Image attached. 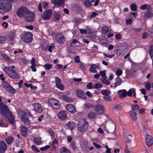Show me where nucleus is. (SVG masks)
I'll return each mask as SVG.
<instances>
[{"label": "nucleus", "mask_w": 153, "mask_h": 153, "mask_svg": "<svg viewBox=\"0 0 153 153\" xmlns=\"http://www.w3.org/2000/svg\"><path fill=\"white\" fill-rule=\"evenodd\" d=\"M0 109L2 116L7 119L10 124H13L15 121V117L8 106L4 104L3 102H1L0 103Z\"/></svg>", "instance_id": "1"}, {"label": "nucleus", "mask_w": 153, "mask_h": 153, "mask_svg": "<svg viewBox=\"0 0 153 153\" xmlns=\"http://www.w3.org/2000/svg\"><path fill=\"white\" fill-rule=\"evenodd\" d=\"M15 68L14 66L5 67L4 69V70L11 78L14 79H19V76L17 74Z\"/></svg>", "instance_id": "2"}, {"label": "nucleus", "mask_w": 153, "mask_h": 153, "mask_svg": "<svg viewBox=\"0 0 153 153\" xmlns=\"http://www.w3.org/2000/svg\"><path fill=\"white\" fill-rule=\"evenodd\" d=\"M12 7L11 3L7 0H0V13H2L5 11H8Z\"/></svg>", "instance_id": "3"}, {"label": "nucleus", "mask_w": 153, "mask_h": 153, "mask_svg": "<svg viewBox=\"0 0 153 153\" xmlns=\"http://www.w3.org/2000/svg\"><path fill=\"white\" fill-rule=\"evenodd\" d=\"M88 126V122L85 119L80 120L78 124V129L80 132L85 131L87 129Z\"/></svg>", "instance_id": "4"}, {"label": "nucleus", "mask_w": 153, "mask_h": 153, "mask_svg": "<svg viewBox=\"0 0 153 153\" xmlns=\"http://www.w3.org/2000/svg\"><path fill=\"white\" fill-rule=\"evenodd\" d=\"M22 39L26 43H29L32 40V34L30 32H25L21 36Z\"/></svg>", "instance_id": "5"}, {"label": "nucleus", "mask_w": 153, "mask_h": 153, "mask_svg": "<svg viewBox=\"0 0 153 153\" xmlns=\"http://www.w3.org/2000/svg\"><path fill=\"white\" fill-rule=\"evenodd\" d=\"M28 10L27 8L24 7H21L19 8L17 10L16 14L19 18H24Z\"/></svg>", "instance_id": "6"}, {"label": "nucleus", "mask_w": 153, "mask_h": 153, "mask_svg": "<svg viewBox=\"0 0 153 153\" xmlns=\"http://www.w3.org/2000/svg\"><path fill=\"white\" fill-rule=\"evenodd\" d=\"M34 13L28 10L24 18L27 22H32L34 20Z\"/></svg>", "instance_id": "7"}, {"label": "nucleus", "mask_w": 153, "mask_h": 153, "mask_svg": "<svg viewBox=\"0 0 153 153\" xmlns=\"http://www.w3.org/2000/svg\"><path fill=\"white\" fill-rule=\"evenodd\" d=\"M52 15V10H47L42 13L41 15V18L44 20H48L51 18Z\"/></svg>", "instance_id": "8"}, {"label": "nucleus", "mask_w": 153, "mask_h": 153, "mask_svg": "<svg viewBox=\"0 0 153 153\" xmlns=\"http://www.w3.org/2000/svg\"><path fill=\"white\" fill-rule=\"evenodd\" d=\"M49 104L53 108L57 109L59 108L60 106L59 104V102L58 100L56 99L51 98L49 99Z\"/></svg>", "instance_id": "9"}, {"label": "nucleus", "mask_w": 153, "mask_h": 153, "mask_svg": "<svg viewBox=\"0 0 153 153\" xmlns=\"http://www.w3.org/2000/svg\"><path fill=\"white\" fill-rule=\"evenodd\" d=\"M17 114L22 121L26 122L28 121V118L27 117L26 113L24 111L19 109L17 110Z\"/></svg>", "instance_id": "10"}, {"label": "nucleus", "mask_w": 153, "mask_h": 153, "mask_svg": "<svg viewBox=\"0 0 153 153\" xmlns=\"http://www.w3.org/2000/svg\"><path fill=\"white\" fill-rule=\"evenodd\" d=\"M55 39L59 44H62L65 42V36L62 33H57L55 36Z\"/></svg>", "instance_id": "11"}, {"label": "nucleus", "mask_w": 153, "mask_h": 153, "mask_svg": "<svg viewBox=\"0 0 153 153\" xmlns=\"http://www.w3.org/2000/svg\"><path fill=\"white\" fill-rule=\"evenodd\" d=\"M56 86V87L61 91H63L64 89V85L61 83L60 79L58 77L55 78Z\"/></svg>", "instance_id": "12"}, {"label": "nucleus", "mask_w": 153, "mask_h": 153, "mask_svg": "<svg viewBox=\"0 0 153 153\" xmlns=\"http://www.w3.org/2000/svg\"><path fill=\"white\" fill-rule=\"evenodd\" d=\"M146 145L149 146H151L153 144V138L149 134H146Z\"/></svg>", "instance_id": "13"}, {"label": "nucleus", "mask_w": 153, "mask_h": 153, "mask_svg": "<svg viewBox=\"0 0 153 153\" xmlns=\"http://www.w3.org/2000/svg\"><path fill=\"white\" fill-rule=\"evenodd\" d=\"M34 110L38 113H41L43 111V108L41 105L39 103H36L33 104Z\"/></svg>", "instance_id": "14"}, {"label": "nucleus", "mask_w": 153, "mask_h": 153, "mask_svg": "<svg viewBox=\"0 0 153 153\" xmlns=\"http://www.w3.org/2000/svg\"><path fill=\"white\" fill-rule=\"evenodd\" d=\"M95 110L99 114H103L104 111V107L102 105H97L95 106Z\"/></svg>", "instance_id": "15"}, {"label": "nucleus", "mask_w": 153, "mask_h": 153, "mask_svg": "<svg viewBox=\"0 0 153 153\" xmlns=\"http://www.w3.org/2000/svg\"><path fill=\"white\" fill-rule=\"evenodd\" d=\"M58 118L62 120H66L67 117V114L65 111H61L58 114Z\"/></svg>", "instance_id": "16"}, {"label": "nucleus", "mask_w": 153, "mask_h": 153, "mask_svg": "<svg viewBox=\"0 0 153 153\" xmlns=\"http://www.w3.org/2000/svg\"><path fill=\"white\" fill-rule=\"evenodd\" d=\"M0 145V153H3L5 151L7 148V145L5 143L1 141Z\"/></svg>", "instance_id": "17"}, {"label": "nucleus", "mask_w": 153, "mask_h": 153, "mask_svg": "<svg viewBox=\"0 0 153 153\" xmlns=\"http://www.w3.org/2000/svg\"><path fill=\"white\" fill-rule=\"evenodd\" d=\"M76 95L79 97L83 99L86 98V95L84 92L81 90H77L76 91Z\"/></svg>", "instance_id": "18"}, {"label": "nucleus", "mask_w": 153, "mask_h": 153, "mask_svg": "<svg viewBox=\"0 0 153 153\" xmlns=\"http://www.w3.org/2000/svg\"><path fill=\"white\" fill-rule=\"evenodd\" d=\"M21 134L25 137L27 136V128L25 126H22L21 129Z\"/></svg>", "instance_id": "19"}, {"label": "nucleus", "mask_w": 153, "mask_h": 153, "mask_svg": "<svg viewBox=\"0 0 153 153\" xmlns=\"http://www.w3.org/2000/svg\"><path fill=\"white\" fill-rule=\"evenodd\" d=\"M66 109L70 112L75 113L76 112L74 106L71 104H68L66 106Z\"/></svg>", "instance_id": "20"}, {"label": "nucleus", "mask_w": 153, "mask_h": 153, "mask_svg": "<svg viewBox=\"0 0 153 153\" xmlns=\"http://www.w3.org/2000/svg\"><path fill=\"white\" fill-rule=\"evenodd\" d=\"M65 0H52L53 4L55 5L59 6H63Z\"/></svg>", "instance_id": "21"}, {"label": "nucleus", "mask_w": 153, "mask_h": 153, "mask_svg": "<svg viewBox=\"0 0 153 153\" xmlns=\"http://www.w3.org/2000/svg\"><path fill=\"white\" fill-rule=\"evenodd\" d=\"M119 97L120 98H123L125 97L127 95V91L125 90L119 91Z\"/></svg>", "instance_id": "22"}, {"label": "nucleus", "mask_w": 153, "mask_h": 153, "mask_svg": "<svg viewBox=\"0 0 153 153\" xmlns=\"http://www.w3.org/2000/svg\"><path fill=\"white\" fill-rule=\"evenodd\" d=\"M129 115L132 120L134 121H136L137 120V114L134 111L131 110L130 112Z\"/></svg>", "instance_id": "23"}, {"label": "nucleus", "mask_w": 153, "mask_h": 153, "mask_svg": "<svg viewBox=\"0 0 153 153\" xmlns=\"http://www.w3.org/2000/svg\"><path fill=\"white\" fill-rule=\"evenodd\" d=\"M132 94L133 97H136L135 90L133 88L130 89L127 93V94L128 96H131Z\"/></svg>", "instance_id": "24"}, {"label": "nucleus", "mask_w": 153, "mask_h": 153, "mask_svg": "<svg viewBox=\"0 0 153 153\" xmlns=\"http://www.w3.org/2000/svg\"><path fill=\"white\" fill-rule=\"evenodd\" d=\"M115 83L114 84V87H116L117 86H118L122 83V79H120L119 77H117L115 79Z\"/></svg>", "instance_id": "25"}, {"label": "nucleus", "mask_w": 153, "mask_h": 153, "mask_svg": "<svg viewBox=\"0 0 153 153\" xmlns=\"http://www.w3.org/2000/svg\"><path fill=\"white\" fill-rule=\"evenodd\" d=\"M101 30L102 33L104 34H106L111 32L110 30H109L108 27L106 26H103L102 27Z\"/></svg>", "instance_id": "26"}, {"label": "nucleus", "mask_w": 153, "mask_h": 153, "mask_svg": "<svg viewBox=\"0 0 153 153\" xmlns=\"http://www.w3.org/2000/svg\"><path fill=\"white\" fill-rule=\"evenodd\" d=\"M76 124L74 122H69L67 124V126L71 129H73L76 127Z\"/></svg>", "instance_id": "27"}, {"label": "nucleus", "mask_w": 153, "mask_h": 153, "mask_svg": "<svg viewBox=\"0 0 153 153\" xmlns=\"http://www.w3.org/2000/svg\"><path fill=\"white\" fill-rule=\"evenodd\" d=\"M14 138L11 136L7 137L5 138V141L7 144H10L14 140Z\"/></svg>", "instance_id": "28"}, {"label": "nucleus", "mask_w": 153, "mask_h": 153, "mask_svg": "<svg viewBox=\"0 0 153 153\" xmlns=\"http://www.w3.org/2000/svg\"><path fill=\"white\" fill-rule=\"evenodd\" d=\"M0 54L3 58L5 59L7 61H8L10 60V58L3 51H1L0 52Z\"/></svg>", "instance_id": "29"}, {"label": "nucleus", "mask_w": 153, "mask_h": 153, "mask_svg": "<svg viewBox=\"0 0 153 153\" xmlns=\"http://www.w3.org/2000/svg\"><path fill=\"white\" fill-rule=\"evenodd\" d=\"M107 76L104 78H102L101 79V81L103 84L107 85H108L110 84V83L109 81L107 79Z\"/></svg>", "instance_id": "30"}, {"label": "nucleus", "mask_w": 153, "mask_h": 153, "mask_svg": "<svg viewBox=\"0 0 153 153\" xmlns=\"http://www.w3.org/2000/svg\"><path fill=\"white\" fill-rule=\"evenodd\" d=\"M33 141L36 145H40L42 143L41 140L38 138L36 137L33 138Z\"/></svg>", "instance_id": "31"}, {"label": "nucleus", "mask_w": 153, "mask_h": 153, "mask_svg": "<svg viewBox=\"0 0 153 153\" xmlns=\"http://www.w3.org/2000/svg\"><path fill=\"white\" fill-rule=\"evenodd\" d=\"M60 152L61 153H71L69 150L65 147H62L61 148Z\"/></svg>", "instance_id": "32"}, {"label": "nucleus", "mask_w": 153, "mask_h": 153, "mask_svg": "<svg viewBox=\"0 0 153 153\" xmlns=\"http://www.w3.org/2000/svg\"><path fill=\"white\" fill-rule=\"evenodd\" d=\"M148 53L151 58L153 56V45H151L148 50Z\"/></svg>", "instance_id": "33"}, {"label": "nucleus", "mask_w": 153, "mask_h": 153, "mask_svg": "<svg viewBox=\"0 0 153 153\" xmlns=\"http://www.w3.org/2000/svg\"><path fill=\"white\" fill-rule=\"evenodd\" d=\"M96 113L94 112H89L88 114V117L91 119H94L96 116Z\"/></svg>", "instance_id": "34"}, {"label": "nucleus", "mask_w": 153, "mask_h": 153, "mask_svg": "<svg viewBox=\"0 0 153 153\" xmlns=\"http://www.w3.org/2000/svg\"><path fill=\"white\" fill-rule=\"evenodd\" d=\"M131 9L133 11H136L137 10V6L135 4H132L130 6Z\"/></svg>", "instance_id": "35"}, {"label": "nucleus", "mask_w": 153, "mask_h": 153, "mask_svg": "<svg viewBox=\"0 0 153 153\" xmlns=\"http://www.w3.org/2000/svg\"><path fill=\"white\" fill-rule=\"evenodd\" d=\"M84 106L86 108L88 109H92L94 107L93 105L89 103H85V104Z\"/></svg>", "instance_id": "36"}, {"label": "nucleus", "mask_w": 153, "mask_h": 153, "mask_svg": "<svg viewBox=\"0 0 153 153\" xmlns=\"http://www.w3.org/2000/svg\"><path fill=\"white\" fill-rule=\"evenodd\" d=\"M54 18L56 21H58L60 18V15L59 13H55L53 15Z\"/></svg>", "instance_id": "37"}, {"label": "nucleus", "mask_w": 153, "mask_h": 153, "mask_svg": "<svg viewBox=\"0 0 153 153\" xmlns=\"http://www.w3.org/2000/svg\"><path fill=\"white\" fill-rule=\"evenodd\" d=\"M84 4L85 7H91V1L88 0H85L84 2Z\"/></svg>", "instance_id": "38"}, {"label": "nucleus", "mask_w": 153, "mask_h": 153, "mask_svg": "<svg viewBox=\"0 0 153 153\" xmlns=\"http://www.w3.org/2000/svg\"><path fill=\"white\" fill-rule=\"evenodd\" d=\"M131 110H136L138 109L139 107L137 105H134L132 104L131 105Z\"/></svg>", "instance_id": "39"}, {"label": "nucleus", "mask_w": 153, "mask_h": 153, "mask_svg": "<svg viewBox=\"0 0 153 153\" xmlns=\"http://www.w3.org/2000/svg\"><path fill=\"white\" fill-rule=\"evenodd\" d=\"M151 83L149 82H146L145 84V88L147 90H149L151 88Z\"/></svg>", "instance_id": "40"}, {"label": "nucleus", "mask_w": 153, "mask_h": 153, "mask_svg": "<svg viewBox=\"0 0 153 153\" xmlns=\"http://www.w3.org/2000/svg\"><path fill=\"white\" fill-rule=\"evenodd\" d=\"M102 87V84L99 83H97L94 85L93 86V88L94 89H98L101 88Z\"/></svg>", "instance_id": "41"}, {"label": "nucleus", "mask_w": 153, "mask_h": 153, "mask_svg": "<svg viewBox=\"0 0 153 153\" xmlns=\"http://www.w3.org/2000/svg\"><path fill=\"white\" fill-rule=\"evenodd\" d=\"M58 143V140L56 138L53 141L52 143V148L55 149L56 148V145Z\"/></svg>", "instance_id": "42"}, {"label": "nucleus", "mask_w": 153, "mask_h": 153, "mask_svg": "<svg viewBox=\"0 0 153 153\" xmlns=\"http://www.w3.org/2000/svg\"><path fill=\"white\" fill-rule=\"evenodd\" d=\"M132 136L131 134H129L126 137V140L127 142L129 143L131 141Z\"/></svg>", "instance_id": "43"}, {"label": "nucleus", "mask_w": 153, "mask_h": 153, "mask_svg": "<svg viewBox=\"0 0 153 153\" xmlns=\"http://www.w3.org/2000/svg\"><path fill=\"white\" fill-rule=\"evenodd\" d=\"M89 71L93 73H97V70L94 68L91 65L90 67L89 68Z\"/></svg>", "instance_id": "44"}, {"label": "nucleus", "mask_w": 153, "mask_h": 153, "mask_svg": "<svg viewBox=\"0 0 153 153\" xmlns=\"http://www.w3.org/2000/svg\"><path fill=\"white\" fill-rule=\"evenodd\" d=\"M45 68L47 70H50L53 67V65L51 64H45L44 65Z\"/></svg>", "instance_id": "45"}, {"label": "nucleus", "mask_w": 153, "mask_h": 153, "mask_svg": "<svg viewBox=\"0 0 153 153\" xmlns=\"http://www.w3.org/2000/svg\"><path fill=\"white\" fill-rule=\"evenodd\" d=\"M123 73V71L122 70L118 69L117 70L116 72L115 73L116 74L117 76V77H119L120 76L122 75Z\"/></svg>", "instance_id": "46"}, {"label": "nucleus", "mask_w": 153, "mask_h": 153, "mask_svg": "<svg viewBox=\"0 0 153 153\" xmlns=\"http://www.w3.org/2000/svg\"><path fill=\"white\" fill-rule=\"evenodd\" d=\"M152 16L153 14L151 12H148L145 14V16L147 18H150Z\"/></svg>", "instance_id": "47"}, {"label": "nucleus", "mask_w": 153, "mask_h": 153, "mask_svg": "<svg viewBox=\"0 0 153 153\" xmlns=\"http://www.w3.org/2000/svg\"><path fill=\"white\" fill-rule=\"evenodd\" d=\"M101 92L102 95L105 96H108L109 94V91H107L105 90H102Z\"/></svg>", "instance_id": "48"}, {"label": "nucleus", "mask_w": 153, "mask_h": 153, "mask_svg": "<svg viewBox=\"0 0 153 153\" xmlns=\"http://www.w3.org/2000/svg\"><path fill=\"white\" fill-rule=\"evenodd\" d=\"M100 74L101 76H102V78H104L106 77L105 76V70L100 71Z\"/></svg>", "instance_id": "49"}, {"label": "nucleus", "mask_w": 153, "mask_h": 153, "mask_svg": "<svg viewBox=\"0 0 153 153\" xmlns=\"http://www.w3.org/2000/svg\"><path fill=\"white\" fill-rule=\"evenodd\" d=\"M50 147L49 145H47L44 147H43L40 148V150L42 151H45Z\"/></svg>", "instance_id": "50"}, {"label": "nucleus", "mask_w": 153, "mask_h": 153, "mask_svg": "<svg viewBox=\"0 0 153 153\" xmlns=\"http://www.w3.org/2000/svg\"><path fill=\"white\" fill-rule=\"evenodd\" d=\"M103 55L105 57L109 58H112L115 56L114 54L111 55H108L105 53H104Z\"/></svg>", "instance_id": "51"}, {"label": "nucleus", "mask_w": 153, "mask_h": 153, "mask_svg": "<svg viewBox=\"0 0 153 153\" xmlns=\"http://www.w3.org/2000/svg\"><path fill=\"white\" fill-rule=\"evenodd\" d=\"M79 67L81 69L83 70H85L86 68L84 64L82 62H80L79 64Z\"/></svg>", "instance_id": "52"}, {"label": "nucleus", "mask_w": 153, "mask_h": 153, "mask_svg": "<svg viewBox=\"0 0 153 153\" xmlns=\"http://www.w3.org/2000/svg\"><path fill=\"white\" fill-rule=\"evenodd\" d=\"M2 85L3 86L5 87L6 88H8L9 86V85L5 81H3Z\"/></svg>", "instance_id": "53"}, {"label": "nucleus", "mask_w": 153, "mask_h": 153, "mask_svg": "<svg viewBox=\"0 0 153 153\" xmlns=\"http://www.w3.org/2000/svg\"><path fill=\"white\" fill-rule=\"evenodd\" d=\"M5 38L3 36H0V43L2 44L5 41Z\"/></svg>", "instance_id": "54"}, {"label": "nucleus", "mask_w": 153, "mask_h": 153, "mask_svg": "<svg viewBox=\"0 0 153 153\" xmlns=\"http://www.w3.org/2000/svg\"><path fill=\"white\" fill-rule=\"evenodd\" d=\"M48 3L45 1L43 2L42 4L44 9L45 8L48 6Z\"/></svg>", "instance_id": "55"}, {"label": "nucleus", "mask_w": 153, "mask_h": 153, "mask_svg": "<svg viewBox=\"0 0 153 153\" xmlns=\"http://www.w3.org/2000/svg\"><path fill=\"white\" fill-rule=\"evenodd\" d=\"M91 65L95 69H99L100 67L99 66V63H96L94 64Z\"/></svg>", "instance_id": "56"}, {"label": "nucleus", "mask_w": 153, "mask_h": 153, "mask_svg": "<svg viewBox=\"0 0 153 153\" xmlns=\"http://www.w3.org/2000/svg\"><path fill=\"white\" fill-rule=\"evenodd\" d=\"M132 22V21L131 19H127L126 20V23L127 25H131Z\"/></svg>", "instance_id": "57"}, {"label": "nucleus", "mask_w": 153, "mask_h": 153, "mask_svg": "<svg viewBox=\"0 0 153 153\" xmlns=\"http://www.w3.org/2000/svg\"><path fill=\"white\" fill-rule=\"evenodd\" d=\"M74 60L76 63H78L80 62L79 56H76L75 57Z\"/></svg>", "instance_id": "58"}, {"label": "nucleus", "mask_w": 153, "mask_h": 153, "mask_svg": "<svg viewBox=\"0 0 153 153\" xmlns=\"http://www.w3.org/2000/svg\"><path fill=\"white\" fill-rule=\"evenodd\" d=\"M80 32L81 34H86L87 33V30L85 29H79Z\"/></svg>", "instance_id": "59"}, {"label": "nucleus", "mask_w": 153, "mask_h": 153, "mask_svg": "<svg viewBox=\"0 0 153 153\" xmlns=\"http://www.w3.org/2000/svg\"><path fill=\"white\" fill-rule=\"evenodd\" d=\"M148 36V35L147 33L144 32L143 34L142 38L143 39H146L147 38Z\"/></svg>", "instance_id": "60"}, {"label": "nucleus", "mask_w": 153, "mask_h": 153, "mask_svg": "<svg viewBox=\"0 0 153 153\" xmlns=\"http://www.w3.org/2000/svg\"><path fill=\"white\" fill-rule=\"evenodd\" d=\"M85 30H87V32H88L89 34L91 33L92 32L91 29L88 26L86 27Z\"/></svg>", "instance_id": "61"}, {"label": "nucleus", "mask_w": 153, "mask_h": 153, "mask_svg": "<svg viewBox=\"0 0 153 153\" xmlns=\"http://www.w3.org/2000/svg\"><path fill=\"white\" fill-rule=\"evenodd\" d=\"M121 107L119 105H117L114 107V109L116 111H118L120 109Z\"/></svg>", "instance_id": "62"}, {"label": "nucleus", "mask_w": 153, "mask_h": 153, "mask_svg": "<svg viewBox=\"0 0 153 153\" xmlns=\"http://www.w3.org/2000/svg\"><path fill=\"white\" fill-rule=\"evenodd\" d=\"M104 99L107 101H110L111 100V98L110 97L108 96H105Z\"/></svg>", "instance_id": "63"}, {"label": "nucleus", "mask_w": 153, "mask_h": 153, "mask_svg": "<svg viewBox=\"0 0 153 153\" xmlns=\"http://www.w3.org/2000/svg\"><path fill=\"white\" fill-rule=\"evenodd\" d=\"M65 101L69 102H72L73 101V100L70 97H68Z\"/></svg>", "instance_id": "64"}]
</instances>
